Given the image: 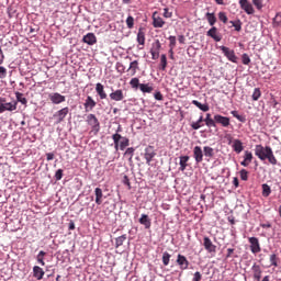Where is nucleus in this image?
Listing matches in <instances>:
<instances>
[{"label": "nucleus", "mask_w": 281, "mask_h": 281, "mask_svg": "<svg viewBox=\"0 0 281 281\" xmlns=\"http://www.w3.org/2000/svg\"><path fill=\"white\" fill-rule=\"evenodd\" d=\"M255 155L258 157L261 161H266L267 159L271 164V166H277L278 160L276 158V155L273 153V149L270 146H262V145H256L255 146Z\"/></svg>", "instance_id": "f257e3e1"}, {"label": "nucleus", "mask_w": 281, "mask_h": 281, "mask_svg": "<svg viewBox=\"0 0 281 281\" xmlns=\"http://www.w3.org/2000/svg\"><path fill=\"white\" fill-rule=\"evenodd\" d=\"M130 87L135 90L139 89L143 93H151L155 90L153 83H140L137 77L130 80Z\"/></svg>", "instance_id": "f03ea898"}, {"label": "nucleus", "mask_w": 281, "mask_h": 281, "mask_svg": "<svg viewBox=\"0 0 281 281\" xmlns=\"http://www.w3.org/2000/svg\"><path fill=\"white\" fill-rule=\"evenodd\" d=\"M112 139L114 142L115 151L125 150L127 148V146L130 145V139L127 137H123L120 134H114L112 136Z\"/></svg>", "instance_id": "7ed1b4c3"}, {"label": "nucleus", "mask_w": 281, "mask_h": 281, "mask_svg": "<svg viewBox=\"0 0 281 281\" xmlns=\"http://www.w3.org/2000/svg\"><path fill=\"white\" fill-rule=\"evenodd\" d=\"M86 122L91 127L92 133L98 134L100 132L101 125L100 121L95 117V114H88Z\"/></svg>", "instance_id": "20e7f679"}, {"label": "nucleus", "mask_w": 281, "mask_h": 281, "mask_svg": "<svg viewBox=\"0 0 281 281\" xmlns=\"http://www.w3.org/2000/svg\"><path fill=\"white\" fill-rule=\"evenodd\" d=\"M19 102L12 101L7 102L4 98H0V113H5V111H16Z\"/></svg>", "instance_id": "39448f33"}, {"label": "nucleus", "mask_w": 281, "mask_h": 281, "mask_svg": "<svg viewBox=\"0 0 281 281\" xmlns=\"http://www.w3.org/2000/svg\"><path fill=\"white\" fill-rule=\"evenodd\" d=\"M160 52H161V43L159 40H155L150 48L153 60H158L160 56Z\"/></svg>", "instance_id": "423d86ee"}, {"label": "nucleus", "mask_w": 281, "mask_h": 281, "mask_svg": "<svg viewBox=\"0 0 281 281\" xmlns=\"http://www.w3.org/2000/svg\"><path fill=\"white\" fill-rule=\"evenodd\" d=\"M220 48L223 52L224 56H226L231 63H237V57L234 49H231L226 46H221Z\"/></svg>", "instance_id": "0eeeda50"}, {"label": "nucleus", "mask_w": 281, "mask_h": 281, "mask_svg": "<svg viewBox=\"0 0 281 281\" xmlns=\"http://www.w3.org/2000/svg\"><path fill=\"white\" fill-rule=\"evenodd\" d=\"M248 241L250 244V250L252 254H259L261 251V247H260L258 237H249Z\"/></svg>", "instance_id": "6e6552de"}, {"label": "nucleus", "mask_w": 281, "mask_h": 281, "mask_svg": "<svg viewBox=\"0 0 281 281\" xmlns=\"http://www.w3.org/2000/svg\"><path fill=\"white\" fill-rule=\"evenodd\" d=\"M177 265L180 267L181 270H187L190 267V261L187 259L186 256L179 254L177 256V260H176Z\"/></svg>", "instance_id": "1a4fd4ad"}, {"label": "nucleus", "mask_w": 281, "mask_h": 281, "mask_svg": "<svg viewBox=\"0 0 281 281\" xmlns=\"http://www.w3.org/2000/svg\"><path fill=\"white\" fill-rule=\"evenodd\" d=\"M240 9L244 10L247 14H254L255 9L249 0H239Z\"/></svg>", "instance_id": "9d476101"}, {"label": "nucleus", "mask_w": 281, "mask_h": 281, "mask_svg": "<svg viewBox=\"0 0 281 281\" xmlns=\"http://www.w3.org/2000/svg\"><path fill=\"white\" fill-rule=\"evenodd\" d=\"M156 157V153L153 146H148L145 148V160L147 166H150V162Z\"/></svg>", "instance_id": "9b49d317"}, {"label": "nucleus", "mask_w": 281, "mask_h": 281, "mask_svg": "<svg viewBox=\"0 0 281 281\" xmlns=\"http://www.w3.org/2000/svg\"><path fill=\"white\" fill-rule=\"evenodd\" d=\"M153 25L155 29H161L166 25V21H164V19L157 12H154Z\"/></svg>", "instance_id": "f8f14e48"}, {"label": "nucleus", "mask_w": 281, "mask_h": 281, "mask_svg": "<svg viewBox=\"0 0 281 281\" xmlns=\"http://www.w3.org/2000/svg\"><path fill=\"white\" fill-rule=\"evenodd\" d=\"M203 245L205 250H207L209 254L216 252V245L212 243V239L207 236L203 238Z\"/></svg>", "instance_id": "ddd939ff"}, {"label": "nucleus", "mask_w": 281, "mask_h": 281, "mask_svg": "<svg viewBox=\"0 0 281 281\" xmlns=\"http://www.w3.org/2000/svg\"><path fill=\"white\" fill-rule=\"evenodd\" d=\"M207 36L213 38L215 43H221L222 35L216 26H212V29L207 31Z\"/></svg>", "instance_id": "4468645a"}, {"label": "nucleus", "mask_w": 281, "mask_h": 281, "mask_svg": "<svg viewBox=\"0 0 281 281\" xmlns=\"http://www.w3.org/2000/svg\"><path fill=\"white\" fill-rule=\"evenodd\" d=\"M95 106L97 102L94 101L93 97L88 95L83 103L85 111L89 113V111H92Z\"/></svg>", "instance_id": "2eb2a0df"}, {"label": "nucleus", "mask_w": 281, "mask_h": 281, "mask_svg": "<svg viewBox=\"0 0 281 281\" xmlns=\"http://www.w3.org/2000/svg\"><path fill=\"white\" fill-rule=\"evenodd\" d=\"M214 120L216 124H221L223 127L231 125V120L226 116H222L221 114H215Z\"/></svg>", "instance_id": "dca6fc26"}, {"label": "nucleus", "mask_w": 281, "mask_h": 281, "mask_svg": "<svg viewBox=\"0 0 281 281\" xmlns=\"http://www.w3.org/2000/svg\"><path fill=\"white\" fill-rule=\"evenodd\" d=\"M112 101H123L125 99V94L123 90H115L109 94Z\"/></svg>", "instance_id": "f3484780"}, {"label": "nucleus", "mask_w": 281, "mask_h": 281, "mask_svg": "<svg viewBox=\"0 0 281 281\" xmlns=\"http://www.w3.org/2000/svg\"><path fill=\"white\" fill-rule=\"evenodd\" d=\"M193 158L194 160L200 164L203 161V158H204V154H203V150L200 146H195L193 148Z\"/></svg>", "instance_id": "a211bd4d"}, {"label": "nucleus", "mask_w": 281, "mask_h": 281, "mask_svg": "<svg viewBox=\"0 0 281 281\" xmlns=\"http://www.w3.org/2000/svg\"><path fill=\"white\" fill-rule=\"evenodd\" d=\"M44 276H45V270H43V268L38 266L33 267V277L35 278V280H43Z\"/></svg>", "instance_id": "6ab92c4d"}, {"label": "nucleus", "mask_w": 281, "mask_h": 281, "mask_svg": "<svg viewBox=\"0 0 281 281\" xmlns=\"http://www.w3.org/2000/svg\"><path fill=\"white\" fill-rule=\"evenodd\" d=\"M95 91H97V93H98L100 100H105V99L108 98V94H106V92L104 91V85H102V83H100V82L97 83V85H95Z\"/></svg>", "instance_id": "aec40b11"}, {"label": "nucleus", "mask_w": 281, "mask_h": 281, "mask_svg": "<svg viewBox=\"0 0 281 281\" xmlns=\"http://www.w3.org/2000/svg\"><path fill=\"white\" fill-rule=\"evenodd\" d=\"M138 223L140 225H144L145 226V229H150V226H151V220L148 215L146 214H143L139 220H138Z\"/></svg>", "instance_id": "412c9836"}, {"label": "nucleus", "mask_w": 281, "mask_h": 281, "mask_svg": "<svg viewBox=\"0 0 281 281\" xmlns=\"http://www.w3.org/2000/svg\"><path fill=\"white\" fill-rule=\"evenodd\" d=\"M83 43L88 44L90 46L94 45L97 43V37L94 33H88L83 35Z\"/></svg>", "instance_id": "4be33fe9"}, {"label": "nucleus", "mask_w": 281, "mask_h": 281, "mask_svg": "<svg viewBox=\"0 0 281 281\" xmlns=\"http://www.w3.org/2000/svg\"><path fill=\"white\" fill-rule=\"evenodd\" d=\"M251 270H252V273H254V279L256 281H260V279L262 277V270H261L260 266L255 263V265H252Z\"/></svg>", "instance_id": "5701e85b"}, {"label": "nucleus", "mask_w": 281, "mask_h": 281, "mask_svg": "<svg viewBox=\"0 0 281 281\" xmlns=\"http://www.w3.org/2000/svg\"><path fill=\"white\" fill-rule=\"evenodd\" d=\"M138 70H139V61L138 60L131 61L127 72H130L131 76H135Z\"/></svg>", "instance_id": "b1692460"}, {"label": "nucleus", "mask_w": 281, "mask_h": 281, "mask_svg": "<svg viewBox=\"0 0 281 281\" xmlns=\"http://www.w3.org/2000/svg\"><path fill=\"white\" fill-rule=\"evenodd\" d=\"M254 159V156L250 151H245L244 161L240 162L241 167H249L251 161Z\"/></svg>", "instance_id": "393cba45"}, {"label": "nucleus", "mask_w": 281, "mask_h": 281, "mask_svg": "<svg viewBox=\"0 0 281 281\" xmlns=\"http://www.w3.org/2000/svg\"><path fill=\"white\" fill-rule=\"evenodd\" d=\"M49 100L53 104H60V102H65V97L60 93H53L49 95Z\"/></svg>", "instance_id": "a878e982"}, {"label": "nucleus", "mask_w": 281, "mask_h": 281, "mask_svg": "<svg viewBox=\"0 0 281 281\" xmlns=\"http://www.w3.org/2000/svg\"><path fill=\"white\" fill-rule=\"evenodd\" d=\"M94 194H95V203L98 205H102L103 204V198H104V193H103V190L100 189V188H97L94 190Z\"/></svg>", "instance_id": "bb28decb"}, {"label": "nucleus", "mask_w": 281, "mask_h": 281, "mask_svg": "<svg viewBox=\"0 0 281 281\" xmlns=\"http://www.w3.org/2000/svg\"><path fill=\"white\" fill-rule=\"evenodd\" d=\"M232 148L235 153L240 154L244 149L243 142L240 139H234Z\"/></svg>", "instance_id": "cd10ccee"}, {"label": "nucleus", "mask_w": 281, "mask_h": 281, "mask_svg": "<svg viewBox=\"0 0 281 281\" xmlns=\"http://www.w3.org/2000/svg\"><path fill=\"white\" fill-rule=\"evenodd\" d=\"M191 104H193L194 106L199 108L200 110H202L204 113H206L207 111H210V105L207 103H201L196 100H192Z\"/></svg>", "instance_id": "c85d7f7f"}, {"label": "nucleus", "mask_w": 281, "mask_h": 281, "mask_svg": "<svg viewBox=\"0 0 281 281\" xmlns=\"http://www.w3.org/2000/svg\"><path fill=\"white\" fill-rule=\"evenodd\" d=\"M190 161V156H181L180 157V171H184L188 167V162Z\"/></svg>", "instance_id": "c756f323"}, {"label": "nucleus", "mask_w": 281, "mask_h": 281, "mask_svg": "<svg viewBox=\"0 0 281 281\" xmlns=\"http://www.w3.org/2000/svg\"><path fill=\"white\" fill-rule=\"evenodd\" d=\"M205 18L207 19V23L210 26H214L215 23L217 22V18H216L215 13L207 12L205 14Z\"/></svg>", "instance_id": "7c9ffc66"}, {"label": "nucleus", "mask_w": 281, "mask_h": 281, "mask_svg": "<svg viewBox=\"0 0 281 281\" xmlns=\"http://www.w3.org/2000/svg\"><path fill=\"white\" fill-rule=\"evenodd\" d=\"M137 42H138V44L142 45V46L145 45V42H146V34H145V32H144L142 29L138 30Z\"/></svg>", "instance_id": "2f4dec72"}, {"label": "nucleus", "mask_w": 281, "mask_h": 281, "mask_svg": "<svg viewBox=\"0 0 281 281\" xmlns=\"http://www.w3.org/2000/svg\"><path fill=\"white\" fill-rule=\"evenodd\" d=\"M261 189H262L261 194L263 198H268L272 193L270 186L267 183L261 184Z\"/></svg>", "instance_id": "473e14b6"}, {"label": "nucleus", "mask_w": 281, "mask_h": 281, "mask_svg": "<svg viewBox=\"0 0 281 281\" xmlns=\"http://www.w3.org/2000/svg\"><path fill=\"white\" fill-rule=\"evenodd\" d=\"M126 238H127L126 234L116 237L115 238V248L122 247V245L126 241Z\"/></svg>", "instance_id": "72a5a7b5"}, {"label": "nucleus", "mask_w": 281, "mask_h": 281, "mask_svg": "<svg viewBox=\"0 0 281 281\" xmlns=\"http://www.w3.org/2000/svg\"><path fill=\"white\" fill-rule=\"evenodd\" d=\"M134 155H135V148L134 147H128L126 149V151L124 153V157H128L130 162L133 161Z\"/></svg>", "instance_id": "f704fd0d"}, {"label": "nucleus", "mask_w": 281, "mask_h": 281, "mask_svg": "<svg viewBox=\"0 0 281 281\" xmlns=\"http://www.w3.org/2000/svg\"><path fill=\"white\" fill-rule=\"evenodd\" d=\"M231 25L235 27V31L240 32L243 30V22L240 20L229 21Z\"/></svg>", "instance_id": "c9c22d12"}, {"label": "nucleus", "mask_w": 281, "mask_h": 281, "mask_svg": "<svg viewBox=\"0 0 281 281\" xmlns=\"http://www.w3.org/2000/svg\"><path fill=\"white\" fill-rule=\"evenodd\" d=\"M170 259H171V255H170L169 252L165 251V252L162 254V258H161L162 265H164L165 267L169 266Z\"/></svg>", "instance_id": "e433bc0d"}, {"label": "nucleus", "mask_w": 281, "mask_h": 281, "mask_svg": "<svg viewBox=\"0 0 281 281\" xmlns=\"http://www.w3.org/2000/svg\"><path fill=\"white\" fill-rule=\"evenodd\" d=\"M167 65H168L167 56L166 55H161L160 56V70L161 71H166Z\"/></svg>", "instance_id": "4c0bfd02"}, {"label": "nucleus", "mask_w": 281, "mask_h": 281, "mask_svg": "<svg viewBox=\"0 0 281 281\" xmlns=\"http://www.w3.org/2000/svg\"><path fill=\"white\" fill-rule=\"evenodd\" d=\"M204 155H205V157H207V158H213V156H214V149H213L212 147H210V146H205V147H204Z\"/></svg>", "instance_id": "58836bf2"}, {"label": "nucleus", "mask_w": 281, "mask_h": 281, "mask_svg": "<svg viewBox=\"0 0 281 281\" xmlns=\"http://www.w3.org/2000/svg\"><path fill=\"white\" fill-rule=\"evenodd\" d=\"M15 98L19 102H21V104H27V99L23 95V93L16 92Z\"/></svg>", "instance_id": "ea45409f"}, {"label": "nucleus", "mask_w": 281, "mask_h": 281, "mask_svg": "<svg viewBox=\"0 0 281 281\" xmlns=\"http://www.w3.org/2000/svg\"><path fill=\"white\" fill-rule=\"evenodd\" d=\"M126 25L128 29H133L135 26V18L132 15H128L126 19Z\"/></svg>", "instance_id": "a19ab883"}, {"label": "nucleus", "mask_w": 281, "mask_h": 281, "mask_svg": "<svg viewBox=\"0 0 281 281\" xmlns=\"http://www.w3.org/2000/svg\"><path fill=\"white\" fill-rule=\"evenodd\" d=\"M177 45V38L175 35H169V48L173 49Z\"/></svg>", "instance_id": "79ce46f5"}, {"label": "nucleus", "mask_w": 281, "mask_h": 281, "mask_svg": "<svg viewBox=\"0 0 281 281\" xmlns=\"http://www.w3.org/2000/svg\"><path fill=\"white\" fill-rule=\"evenodd\" d=\"M260 97H261L260 88H255V91L252 93V100L258 101Z\"/></svg>", "instance_id": "37998d69"}, {"label": "nucleus", "mask_w": 281, "mask_h": 281, "mask_svg": "<svg viewBox=\"0 0 281 281\" xmlns=\"http://www.w3.org/2000/svg\"><path fill=\"white\" fill-rule=\"evenodd\" d=\"M278 256L276 254L270 255V262L272 267H278Z\"/></svg>", "instance_id": "c03bdc74"}, {"label": "nucleus", "mask_w": 281, "mask_h": 281, "mask_svg": "<svg viewBox=\"0 0 281 281\" xmlns=\"http://www.w3.org/2000/svg\"><path fill=\"white\" fill-rule=\"evenodd\" d=\"M241 63L244 65H249L251 63V58L249 57V55H247V53H244V55L241 56Z\"/></svg>", "instance_id": "a18cd8bd"}, {"label": "nucleus", "mask_w": 281, "mask_h": 281, "mask_svg": "<svg viewBox=\"0 0 281 281\" xmlns=\"http://www.w3.org/2000/svg\"><path fill=\"white\" fill-rule=\"evenodd\" d=\"M252 3L255 4L257 10L263 9V0H252Z\"/></svg>", "instance_id": "49530a36"}, {"label": "nucleus", "mask_w": 281, "mask_h": 281, "mask_svg": "<svg viewBox=\"0 0 281 281\" xmlns=\"http://www.w3.org/2000/svg\"><path fill=\"white\" fill-rule=\"evenodd\" d=\"M248 175H249V172L247 170H245V169L239 171V176H240V179L243 181H247L248 180Z\"/></svg>", "instance_id": "de8ad7c7"}, {"label": "nucleus", "mask_w": 281, "mask_h": 281, "mask_svg": "<svg viewBox=\"0 0 281 281\" xmlns=\"http://www.w3.org/2000/svg\"><path fill=\"white\" fill-rule=\"evenodd\" d=\"M8 77V69L5 67L0 66V79L3 80V78Z\"/></svg>", "instance_id": "09e8293b"}, {"label": "nucleus", "mask_w": 281, "mask_h": 281, "mask_svg": "<svg viewBox=\"0 0 281 281\" xmlns=\"http://www.w3.org/2000/svg\"><path fill=\"white\" fill-rule=\"evenodd\" d=\"M218 20L222 21L223 23H227L228 21L227 14L225 12H220Z\"/></svg>", "instance_id": "8fccbe9b"}, {"label": "nucleus", "mask_w": 281, "mask_h": 281, "mask_svg": "<svg viewBox=\"0 0 281 281\" xmlns=\"http://www.w3.org/2000/svg\"><path fill=\"white\" fill-rule=\"evenodd\" d=\"M164 18L166 19H171L173 16L172 12H169L168 8H164V13H162Z\"/></svg>", "instance_id": "3c124183"}, {"label": "nucleus", "mask_w": 281, "mask_h": 281, "mask_svg": "<svg viewBox=\"0 0 281 281\" xmlns=\"http://www.w3.org/2000/svg\"><path fill=\"white\" fill-rule=\"evenodd\" d=\"M191 127H192L193 131H199V128H201L202 125L199 121H196V122L191 123Z\"/></svg>", "instance_id": "603ef678"}, {"label": "nucleus", "mask_w": 281, "mask_h": 281, "mask_svg": "<svg viewBox=\"0 0 281 281\" xmlns=\"http://www.w3.org/2000/svg\"><path fill=\"white\" fill-rule=\"evenodd\" d=\"M207 127H215L216 126V122L215 119H207V122H205Z\"/></svg>", "instance_id": "864d4df0"}, {"label": "nucleus", "mask_w": 281, "mask_h": 281, "mask_svg": "<svg viewBox=\"0 0 281 281\" xmlns=\"http://www.w3.org/2000/svg\"><path fill=\"white\" fill-rule=\"evenodd\" d=\"M273 22L276 25H281V13H277V15L273 19Z\"/></svg>", "instance_id": "5fc2aeb1"}, {"label": "nucleus", "mask_w": 281, "mask_h": 281, "mask_svg": "<svg viewBox=\"0 0 281 281\" xmlns=\"http://www.w3.org/2000/svg\"><path fill=\"white\" fill-rule=\"evenodd\" d=\"M201 280H202V273L199 271L194 272L192 281H201Z\"/></svg>", "instance_id": "6e6d98bb"}, {"label": "nucleus", "mask_w": 281, "mask_h": 281, "mask_svg": "<svg viewBox=\"0 0 281 281\" xmlns=\"http://www.w3.org/2000/svg\"><path fill=\"white\" fill-rule=\"evenodd\" d=\"M56 181H60L63 179V169H58L55 173Z\"/></svg>", "instance_id": "4d7b16f0"}, {"label": "nucleus", "mask_w": 281, "mask_h": 281, "mask_svg": "<svg viewBox=\"0 0 281 281\" xmlns=\"http://www.w3.org/2000/svg\"><path fill=\"white\" fill-rule=\"evenodd\" d=\"M116 70L121 74L125 72V66L123 64H120V61L116 64Z\"/></svg>", "instance_id": "13d9d810"}, {"label": "nucleus", "mask_w": 281, "mask_h": 281, "mask_svg": "<svg viewBox=\"0 0 281 281\" xmlns=\"http://www.w3.org/2000/svg\"><path fill=\"white\" fill-rule=\"evenodd\" d=\"M231 114L237 120H239V122H244V117L240 114H238L237 111H232Z\"/></svg>", "instance_id": "bf43d9fd"}, {"label": "nucleus", "mask_w": 281, "mask_h": 281, "mask_svg": "<svg viewBox=\"0 0 281 281\" xmlns=\"http://www.w3.org/2000/svg\"><path fill=\"white\" fill-rule=\"evenodd\" d=\"M154 98L157 101H162L164 100V95L160 91H157L156 93H154Z\"/></svg>", "instance_id": "052dcab7"}, {"label": "nucleus", "mask_w": 281, "mask_h": 281, "mask_svg": "<svg viewBox=\"0 0 281 281\" xmlns=\"http://www.w3.org/2000/svg\"><path fill=\"white\" fill-rule=\"evenodd\" d=\"M36 260L38 262V265H41L42 267H45V257H36Z\"/></svg>", "instance_id": "680f3d73"}, {"label": "nucleus", "mask_w": 281, "mask_h": 281, "mask_svg": "<svg viewBox=\"0 0 281 281\" xmlns=\"http://www.w3.org/2000/svg\"><path fill=\"white\" fill-rule=\"evenodd\" d=\"M58 113H59L60 120H63V117H65V115H67L68 111H67V109H61Z\"/></svg>", "instance_id": "e2e57ef3"}, {"label": "nucleus", "mask_w": 281, "mask_h": 281, "mask_svg": "<svg viewBox=\"0 0 281 281\" xmlns=\"http://www.w3.org/2000/svg\"><path fill=\"white\" fill-rule=\"evenodd\" d=\"M123 184L127 186L131 189V182H130L128 176H124Z\"/></svg>", "instance_id": "0e129e2a"}, {"label": "nucleus", "mask_w": 281, "mask_h": 281, "mask_svg": "<svg viewBox=\"0 0 281 281\" xmlns=\"http://www.w3.org/2000/svg\"><path fill=\"white\" fill-rule=\"evenodd\" d=\"M235 252V248H227V255H226V259L232 257V254Z\"/></svg>", "instance_id": "69168bd1"}, {"label": "nucleus", "mask_w": 281, "mask_h": 281, "mask_svg": "<svg viewBox=\"0 0 281 281\" xmlns=\"http://www.w3.org/2000/svg\"><path fill=\"white\" fill-rule=\"evenodd\" d=\"M54 157H55L54 153H47L46 154L47 161H53Z\"/></svg>", "instance_id": "338daca9"}, {"label": "nucleus", "mask_w": 281, "mask_h": 281, "mask_svg": "<svg viewBox=\"0 0 281 281\" xmlns=\"http://www.w3.org/2000/svg\"><path fill=\"white\" fill-rule=\"evenodd\" d=\"M260 226H261L263 229H267V228L272 227V224H271L270 222H266L265 224H260Z\"/></svg>", "instance_id": "774afa93"}]
</instances>
